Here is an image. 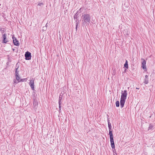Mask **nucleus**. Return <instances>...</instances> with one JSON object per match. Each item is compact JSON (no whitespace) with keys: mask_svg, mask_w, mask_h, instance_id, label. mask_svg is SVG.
Here are the masks:
<instances>
[{"mask_svg":"<svg viewBox=\"0 0 155 155\" xmlns=\"http://www.w3.org/2000/svg\"><path fill=\"white\" fill-rule=\"evenodd\" d=\"M110 136V138H113V135L112 133V131L111 130H109V134Z\"/></svg>","mask_w":155,"mask_h":155,"instance_id":"obj_10","label":"nucleus"},{"mask_svg":"<svg viewBox=\"0 0 155 155\" xmlns=\"http://www.w3.org/2000/svg\"><path fill=\"white\" fill-rule=\"evenodd\" d=\"M43 3H39L38 4V5H39V6H41V5H43Z\"/></svg>","mask_w":155,"mask_h":155,"instance_id":"obj_24","label":"nucleus"},{"mask_svg":"<svg viewBox=\"0 0 155 155\" xmlns=\"http://www.w3.org/2000/svg\"><path fill=\"white\" fill-rule=\"evenodd\" d=\"M38 105V102L37 101L34 100L33 102V106L34 107H36Z\"/></svg>","mask_w":155,"mask_h":155,"instance_id":"obj_11","label":"nucleus"},{"mask_svg":"<svg viewBox=\"0 0 155 155\" xmlns=\"http://www.w3.org/2000/svg\"><path fill=\"white\" fill-rule=\"evenodd\" d=\"M146 61L144 59L143 60V61L142 63V67L143 69H146Z\"/></svg>","mask_w":155,"mask_h":155,"instance_id":"obj_8","label":"nucleus"},{"mask_svg":"<svg viewBox=\"0 0 155 155\" xmlns=\"http://www.w3.org/2000/svg\"><path fill=\"white\" fill-rule=\"evenodd\" d=\"M61 99H62L61 97H60V96L59 97V102H60V103H61Z\"/></svg>","mask_w":155,"mask_h":155,"instance_id":"obj_23","label":"nucleus"},{"mask_svg":"<svg viewBox=\"0 0 155 155\" xmlns=\"http://www.w3.org/2000/svg\"><path fill=\"white\" fill-rule=\"evenodd\" d=\"M153 127V126L151 124H150L148 128L149 130H151Z\"/></svg>","mask_w":155,"mask_h":155,"instance_id":"obj_20","label":"nucleus"},{"mask_svg":"<svg viewBox=\"0 0 155 155\" xmlns=\"http://www.w3.org/2000/svg\"><path fill=\"white\" fill-rule=\"evenodd\" d=\"M124 67H125L127 68H128V62L127 60L126 61L124 65Z\"/></svg>","mask_w":155,"mask_h":155,"instance_id":"obj_12","label":"nucleus"},{"mask_svg":"<svg viewBox=\"0 0 155 155\" xmlns=\"http://www.w3.org/2000/svg\"><path fill=\"white\" fill-rule=\"evenodd\" d=\"M18 68H16V71H15V75H19L18 73V71H17V69H18Z\"/></svg>","mask_w":155,"mask_h":155,"instance_id":"obj_18","label":"nucleus"},{"mask_svg":"<svg viewBox=\"0 0 155 155\" xmlns=\"http://www.w3.org/2000/svg\"><path fill=\"white\" fill-rule=\"evenodd\" d=\"M136 88L137 89H139V88Z\"/></svg>","mask_w":155,"mask_h":155,"instance_id":"obj_29","label":"nucleus"},{"mask_svg":"<svg viewBox=\"0 0 155 155\" xmlns=\"http://www.w3.org/2000/svg\"><path fill=\"white\" fill-rule=\"evenodd\" d=\"M116 105L117 107H119L120 105V102L119 101H117L116 102Z\"/></svg>","mask_w":155,"mask_h":155,"instance_id":"obj_16","label":"nucleus"},{"mask_svg":"<svg viewBox=\"0 0 155 155\" xmlns=\"http://www.w3.org/2000/svg\"><path fill=\"white\" fill-rule=\"evenodd\" d=\"M108 127L109 130H111V124L110 123H108Z\"/></svg>","mask_w":155,"mask_h":155,"instance_id":"obj_19","label":"nucleus"},{"mask_svg":"<svg viewBox=\"0 0 155 155\" xmlns=\"http://www.w3.org/2000/svg\"><path fill=\"white\" fill-rule=\"evenodd\" d=\"M78 12H77L76 13V14H75V15H74V19H75V18H76V17L78 15V14H77V13Z\"/></svg>","mask_w":155,"mask_h":155,"instance_id":"obj_22","label":"nucleus"},{"mask_svg":"<svg viewBox=\"0 0 155 155\" xmlns=\"http://www.w3.org/2000/svg\"><path fill=\"white\" fill-rule=\"evenodd\" d=\"M58 104H59V112H60L61 111V103H60V102H58Z\"/></svg>","mask_w":155,"mask_h":155,"instance_id":"obj_17","label":"nucleus"},{"mask_svg":"<svg viewBox=\"0 0 155 155\" xmlns=\"http://www.w3.org/2000/svg\"><path fill=\"white\" fill-rule=\"evenodd\" d=\"M148 76L146 75L145 76V78L144 80V83L145 84H147L148 83Z\"/></svg>","mask_w":155,"mask_h":155,"instance_id":"obj_9","label":"nucleus"},{"mask_svg":"<svg viewBox=\"0 0 155 155\" xmlns=\"http://www.w3.org/2000/svg\"><path fill=\"white\" fill-rule=\"evenodd\" d=\"M32 83H33V84H34V81L33 80H31L29 83V85H30L31 84H32Z\"/></svg>","mask_w":155,"mask_h":155,"instance_id":"obj_21","label":"nucleus"},{"mask_svg":"<svg viewBox=\"0 0 155 155\" xmlns=\"http://www.w3.org/2000/svg\"><path fill=\"white\" fill-rule=\"evenodd\" d=\"M81 8L79 9V10H80V11H81Z\"/></svg>","mask_w":155,"mask_h":155,"instance_id":"obj_28","label":"nucleus"},{"mask_svg":"<svg viewBox=\"0 0 155 155\" xmlns=\"http://www.w3.org/2000/svg\"><path fill=\"white\" fill-rule=\"evenodd\" d=\"M121 96V99L126 100L127 95V91L126 90H124V91H122Z\"/></svg>","mask_w":155,"mask_h":155,"instance_id":"obj_2","label":"nucleus"},{"mask_svg":"<svg viewBox=\"0 0 155 155\" xmlns=\"http://www.w3.org/2000/svg\"><path fill=\"white\" fill-rule=\"evenodd\" d=\"M111 146L112 149H114L115 145L113 138L110 139Z\"/></svg>","mask_w":155,"mask_h":155,"instance_id":"obj_7","label":"nucleus"},{"mask_svg":"<svg viewBox=\"0 0 155 155\" xmlns=\"http://www.w3.org/2000/svg\"><path fill=\"white\" fill-rule=\"evenodd\" d=\"M82 21L83 23H85L86 24L89 25L90 23L91 18L90 15L88 14H85L82 16Z\"/></svg>","mask_w":155,"mask_h":155,"instance_id":"obj_1","label":"nucleus"},{"mask_svg":"<svg viewBox=\"0 0 155 155\" xmlns=\"http://www.w3.org/2000/svg\"><path fill=\"white\" fill-rule=\"evenodd\" d=\"M17 81H19L20 79V77L19 76V75H15Z\"/></svg>","mask_w":155,"mask_h":155,"instance_id":"obj_15","label":"nucleus"},{"mask_svg":"<svg viewBox=\"0 0 155 155\" xmlns=\"http://www.w3.org/2000/svg\"><path fill=\"white\" fill-rule=\"evenodd\" d=\"M125 99L120 98V106L121 108L124 107L125 102Z\"/></svg>","mask_w":155,"mask_h":155,"instance_id":"obj_6","label":"nucleus"},{"mask_svg":"<svg viewBox=\"0 0 155 155\" xmlns=\"http://www.w3.org/2000/svg\"><path fill=\"white\" fill-rule=\"evenodd\" d=\"M107 121L108 123H110V120H109V119L108 118H107Z\"/></svg>","mask_w":155,"mask_h":155,"instance_id":"obj_26","label":"nucleus"},{"mask_svg":"<svg viewBox=\"0 0 155 155\" xmlns=\"http://www.w3.org/2000/svg\"><path fill=\"white\" fill-rule=\"evenodd\" d=\"M12 38L14 45L17 46H18L19 45L18 41L14 36H13Z\"/></svg>","mask_w":155,"mask_h":155,"instance_id":"obj_4","label":"nucleus"},{"mask_svg":"<svg viewBox=\"0 0 155 155\" xmlns=\"http://www.w3.org/2000/svg\"><path fill=\"white\" fill-rule=\"evenodd\" d=\"M12 50L13 51H15V49H14V48H12Z\"/></svg>","mask_w":155,"mask_h":155,"instance_id":"obj_27","label":"nucleus"},{"mask_svg":"<svg viewBox=\"0 0 155 155\" xmlns=\"http://www.w3.org/2000/svg\"><path fill=\"white\" fill-rule=\"evenodd\" d=\"M19 81H18V82H16V80H15V81H14V83H15L16 84H17L18 83Z\"/></svg>","mask_w":155,"mask_h":155,"instance_id":"obj_25","label":"nucleus"},{"mask_svg":"<svg viewBox=\"0 0 155 155\" xmlns=\"http://www.w3.org/2000/svg\"><path fill=\"white\" fill-rule=\"evenodd\" d=\"M2 38L3 39V41H2V43H5L8 41V39L6 38V35L5 33L3 34Z\"/></svg>","mask_w":155,"mask_h":155,"instance_id":"obj_5","label":"nucleus"},{"mask_svg":"<svg viewBox=\"0 0 155 155\" xmlns=\"http://www.w3.org/2000/svg\"><path fill=\"white\" fill-rule=\"evenodd\" d=\"M30 85V86L31 87V89L32 90H34V84H33V83H32V84H31Z\"/></svg>","mask_w":155,"mask_h":155,"instance_id":"obj_14","label":"nucleus"},{"mask_svg":"<svg viewBox=\"0 0 155 155\" xmlns=\"http://www.w3.org/2000/svg\"><path fill=\"white\" fill-rule=\"evenodd\" d=\"M76 21V31H77V27L78 26L79 24V20H78V21Z\"/></svg>","mask_w":155,"mask_h":155,"instance_id":"obj_13","label":"nucleus"},{"mask_svg":"<svg viewBox=\"0 0 155 155\" xmlns=\"http://www.w3.org/2000/svg\"><path fill=\"white\" fill-rule=\"evenodd\" d=\"M25 59L26 60H29L31 59V56L30 52L27 51L25 54Z\"/></svg>","mask_w":155,"mask_h":155,"instance_id":"obj_3","label":"nucleus"}]
</instances>
